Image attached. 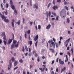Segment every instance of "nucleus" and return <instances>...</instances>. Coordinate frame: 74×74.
Listing matches in <instances>:
<instances>
[{"instance_id": "f257e3e1", "label": "nucleus", "mask_w": 74, "mask_h": 74, "mask_svg": "<svg viewBox=\"0 0 74 74\" xmlns=\"http://www.w3.org/2000/svg\"><path fill=\"white\" fill-rule=\"evenodd\" d=\"M49 44H50V47H52L54 48H55V44L54 43V42H53V40H49L48 41Z\"/></svg>"}, {"instance_id": "f03ea898", "label": "nucleus", "mask_w": 74, "mask_h": 74, "mask_svg": "<svg viewBox=\"0 0 74 74\" xmlns=\"http://www.w3.org/2000/svg\"><path fill=\"white\" fill-rule=\"evenodd\" d=\"M38 35H36V36H35L34 38V40L35 41H36L35 43V47H37V44H38Z\"/></svg>"}, {"instance_id": "7ed1b4c3", "label": "nucleus", "mask_w": 74, "mask_h": 74, "mask_svg": "<svg viewBox=\"0 0 74 74\" xmlns=\"http://www.w3.org/2000/svg\"><path fill=\"white\" fill-rule=\"evenodd\" d=\"M2 19H4V21L5 22H7V23H8L10 22V20L7 19H6L7 18V17L3 15V18H1Z\"/></svg>"}, {"instance_id": "20e7f679", "label": "nucleus", "mask_w": 74, "mask_h": 74, "mask_svg": "<svg viewBox=\"0 0 74 74\" xmlns=\"http://www.w3.org/2000/svg\"><path fill=\"white\" fill-rule=\"evenodd\" d=\"M11 66H12V62H11V60H10L9 61V65L8 67V70H10V68L11 69Z\"/></svg>"}, {"instance_id": "39448f33", "label": "nucleus", "mask_w": 74, "mask_h": 74, "mask_svg": "<svg viewBox=\"0 0 74 74\" xmlns=\"http://www.w3.org/2000/svg\"><path fill=\"white\" fill-rule=\"evenodd\" d=\"M33 8H36V9H38V4H34L33 6Z\"/></svg>"}, {"instance_id": "423d86ee", "label": "nucleus", "mask_w": 74, "mask_h": 74, "mask_svg": "<svg viewBox=\"0 0 74 74\" xmlns=\"http://www.w3.org/2000/svg\"><path fill=\"white\" fill-rule=\"evenodd\" d=\"M46 16H47V17L48 16H51V12L50 11H49V13L48 12H46Z\"/></svg>"}, {"instance_id": "0eeeda50", "label": "nucleus", "mask_w": 74, "mask_h": 74, "mask_svg": "<svg viewBox=\"0 0 74 74\" xmlns=\"http://www.w3.org/2000/svg\"><path fill=\"white\" fill-rule=\"evenodd\" d=\"M59 62L60 64H61L62 65L64 64V62H63V61H62V59H59Z\"/></svg>"}, {"instance_id": "6e6552de", "label": "nucleus", "mask_w": 74, "mask_h": 74, "mask_svg": "<svg viewBox=\"0 0 74 74\" xmlns=\"http://www.w3.org/2000/svg\"><path fill=\"white\" fill-rule=\"evenodd\" d=\"M62 12H63V10H62L60 12V16L62 18H64H64H65V16H64L62 15Z\"/></svg>"}, {"instance_id": "1a4fd4ad", "label": "nucleus", "mask_w": 74, "mask_h": 74, "mask_svg": "<svg viewBox=\"0 0 74 74\" xmlns=\"http://www.w3.org/2000/svg\"><path fill=\"white\" fill-rule=\"evenodd\" d=\"M52 8L54 10H57L58 8V7L57 6L54 5L52 7Z\"/></svg>"}, {"instance_id": "9d476101", "label": "nucleus", "mask_w": 74, "mask_h": 74, "mask_svg": "<svg viewBox=\"0 0 74 74\" xmlns=\"http://www.w3.org/2000/svg\"><path fill=\"white\" fill-rule=\"evenodd\" d=\"M12 21V27H14V23L15 22V21L14 19H13Z\"/></svg>"}, {"instance_id": "9b49d317", "label": "nucleus", "mask_w": 74, "mask_h": 74, "mask_svg": "<svg viewBox=\"0 0 74 74\" xmlns=\"http://www.w3.org/2000/svg\"><path fill=\"white\" fill-rule=\"evenodd\" d=\"M12 41V39H10L9 41H8V44H11V42Z\"/></svg>"}, {"instance_id": "f8f14e48", "label": "nucleus", "mask_w": 74, "mask_h": 74, "mask_svg": "<svg viewBox=\"0 0 74 74\" xmlns=\"http://www.w3.org/2000/svg\"><path fill=\"white\" fill-rule=\"evenodd\" d=\"M70 38H69L67 40H66V41L65 42V43L66 44H68V43H69V41H70Z\"/></svg>"}, {"instance_id": "ddd939ff", "label": "nucleus", "mask_w": 74, "mask_h": 74, "mask_svg": "<svg viewBox=\"0 0 74 74\" xmlns=\"http://www.w3.org/2000/svg\"><path fill=\"white\" fill-rule=\"evenodd\" d=\"M11 7L12 10H15V8L14 5H11Z\"/></svg>"}, {"instance_id": "4468645a", "label": "nucleus", "mask_w": 74, "mask_h": 74, "mask_svg": "<svg viewBox=\"0 0 74 74\" xmlns=\"http://www.w3.org/2000/svg\"><path fill=\"white\" fill-rule=\"evenodd\" d=\"M14 48H15V44H13L12 45H11V49H13Z\"/></svg>"}, {"instance_id": "2eb2a0df", "label": "nucleus", "mask_w": 74, "mask_h": 74, "mask_svg": "<svg viewBox=\"0 0 74 74\" xmlns=\"http://www.w3.org/2000/svg\"><path fill=\"white\" fill-rule=\"evenodd\" d=\"M50 27H51V25L50 24H49L46 27V29H49Z\"/></svg>"}, {"instance_id": "dca6fc26", "label": "nucleus", "mask_w": 74, "mask_h": 74, "mask_svg": "<svg viewBox=\"0 0 74 74\" xmlns=\"http://www.w3.org/2000/svg\"><path fill=\"white\" fill-rule=\"evenodd\" d=\"M39 69L40 70H41V72H44V69H45V68H44L42 69V68H39Z\"/></svg>"}, {"instance_id": "f3484780", "label": "nucleus", "mask_w": 74, "mask_h": 74, "mask_svg": "<svg viewBox=\"0 0 74 74\" xmlns=\"http://www.w3.org/2000/svg\"><path fill=\"white\" fill-rule=\"evenodd\" d=\"M66 67H64V68L63 69H61V73H63V71H64V70H66Z\"/></svg>"}, {"instance_id": "a211bd4d", "label": "nucleus", "mask_w": 74, "mask_h": 74, "mask_svg": "<svg viewBox=\"0 0 74 74\" xmlns=\"http://www.w3.org/2000/svg\"><path fill=\"white\" fill-rule=\"evenodd\" d=\"M17 64H18V61H15L14 62V66H15L17 65Z\"/></svg>"}, {"instance_id": "6ab92c4d", "label": "nucleus", "mask_w": 74, "mask_h": 74, "mask_svg": "<svg viewBox=\"0 0 74 74\" xmlns=\"http://www.w3.org/2000/svg\"><path fill=\"white\" fill-rule=\"evenodd\" d=\"M49 50L51 51L52 53H54L55 52V50H54L53 49H49Z\"/></svg>"}, {"instance_id": "aec40b11", "label": "nucleus", "mask_w": 74, "mask_h": 74, "mask_svg": "<svg viewBox=\"0 0 74 74\" xmlns=\"http://www.w3.org/2000/svg\"><path fill=\"white\" fill-rule=\"evenodd\" d=\"M66 59L65 60V62H68V61H69V59H68V58H67V55L66 56Z\"/></svg>"}, {"instance_id": "412c9836", "label": "nucleus", "mask_w": 74, "mask_h": 74, "mask_svg": "<svg viewBox=\"0 0 74 74\" xmlns=\"http://www.w3.org/2000/svg\"><path fill=\"white\" fill-rule=\"evenodd\" d=\"M64 4L65 5H67V4H68V3L66 1H64Z\"/></svg>"}, {"instance_id": "4be33fe9", "label": "nucleus", "mask_w": 74, "mask_h": 74, "mask_svg": "<svg viewBox=\"0 0 74 74\" xmlns=\"http://www.w3.org/2000/svg\"><path fill=\"white\" fill-rule=\"evenodd\" d=\"M19 62L21 63H22L23 62V61L22 59H20L19 60Z\"/></svg>"}, {"instance_id": "5701e85b", "label": "nucleus", "mask_w": 74, "mask_h": 74, "mask_svg": "<svg viewBox=\"0 0 74 74\" xmlns=\"http://www.w3.org/2000/svg\"><path fill=\"white\" fill-rule=\"evenodd\" d=\"M1 36L2 37L3 36H5V34L4 32H3L1 34Z\"/></svg>"}, {"instance_id": "b1692460", "label": "nucleus", "mask_w": 74, "mask_h": 74, "mask_svg": "<svg viewBox=\"0 0 74 74\" xmlns=\"http://www.w3.org/2000/svg\"><path fill=\"white\" fill-rule=\"evenodd\" d=\"M29 42L30 44V46H31V45H32V41H29Z\"/></svg>"}, {"instance_id": "393cba45", "label": "nucleus", "mask_w": 74, "mask_h": 74, "mask_svg": "<svg viewBox=\"0 0 74 74\" xmlns=\"http://www.w3.org/2000/svg\"><path fill=\"white\" fill-rule=\"evenodd\" d=\"M10 4L11 5H13V2H12V0H10Z\"/></svg>"}, {"instance_id": "a878e982", "label": "nucleus", "mask_w": 74, "mask_h": 74, "mask_svg": "<svg viewBox=\"0 0 74 74\" xmlns=\"http://www.w3.org/2000/svg\"><path fill=\"white\" fill-rule=\"evenodd\" d=\"M3 38L4 40H5V41H7V38H6V36L5 35L3 36Z\"/></svg>"}, {"instance_id": "bb28decb", "label": "nucleus", "mask_w": 74, "mask_h": 74, "mask_svg": "<svg viewBox=\"0 0 74 74\" xmlns=\"http://www.w3.org/2000/svg\"><path fill=\"white\" fill-rule=\"evenodd\" d=\"M14 14L15 15L17 14V11L15 9L14 10Z\"/></svg>"}, {"instance_id": "cd10ccee", "label": "nucleus", "mask_w": 74, "mask_h": 74, "mask_svg": "<svg viewBox=\"0 0 74 74\" xmlns=\"http://www.w3.org/2000/svg\"><path fill=\"white\" fill-rule=\"evenodd\" d=\"M17 42L16 40H14L13 41V44H14V45H15V44H16V43Z\"/></svg>"}, {"instance_id": "c85d7f7f", "label": "nucleus", "mask_w": 74, "mask_h": 74, "mask_svg": "<svg viewBox=\"0 0 74 74\" xmlns=\"http://www.w3.org/2000/svg\"><path fill=\"white\" fill-rule=\"evenodd\" d=\"M20 20H18V21L17 22H16V23H17V24H18V25H20Z\"/></svg>"}, {"instance_id": "c756f323", "label": "nucleus", "mask_w": 74, "mask_h": 74, "mask_svg": "<svg viewBox=\"0 0 74 74\" xmlns=\"http://www.w3.org/2000/svg\"><path fill=\"white\" fill-rule=\"evenodd\" d=\"M64 9H66V10H69V8H68V7H67L66 6H65L64 7Z\"/></svg>"}, {"instance_id": "7c9ffc66", "label": "nucleus", "mask_w": 74, "mask_h": 74, "mask_svg": "<svg viewBox=\"0 0 74 74\" xmlns=\"http://www.w3.org/2000/svg\"><path fill=\"white\" fill-rule=\"evenodd\" d=\"M25 49L27 51H28V48H27V47L26 45L25 46Z\"/></svg>"}, {"instance_id": "2f4dec72", "label": "nucleus", "mask_w": 74, "mask_h": 74, "mask_svg": "<svg viewBox=\"0 0 74 74\" xmlns=\"http://www.w3.org/2000/svg\"><path fill=\"white\" fill-rule=\"evenodd\" d=\"M67 22L69 23L70 22V19L69 18H68L67 19Z\"/></svg>"}, {"instance_id": "473e14b6", "label": "nucleus", "mask_w": 74, "mask_h": 74, "mask_svg": "<svg viewBox=\"0 0 74 74\" xmlns=\"http://www.w3.org/2000/svg\"><path fill=\"white\" fill-rule=\"evenodd\" d=\"M38 28L39 30H40L41 29V26L40 25H38Z\"/></svg>"}, {"instance_id": "72a5a7b5", "label": "nucleus", "mask_w": 74, "mask_h": 74, "mask_svg": "<svg viewBox=\"0 0 74 74\" xmlns=\"http://www.w3.org/2000/svg\"><path fill=\"white\" fill-rule=\"evenodd\" d=\"M51 3H49L47 6V8H49L50 7V5H51Z\"/></svg>"}, {"instance_id": "f704fd0d", "label": "nucleus", "mask_w": 74, "mask_h": 74, "mask_svg": "<svg viewBox=\"0 0 74 74\" xmlns=\"http://www.w3.org/2000/svg\"><path fill=\"white\" fill-rule=\"evenodd\" d=\"M45 51V49H42V51H41V52H42V53H43L44 52V51Z\"/></svg>"}, {"instance_id": "c9c22d12", "label": "nucleus", "mask_w": 74, "mask_h": 74, "mask_svg": "<svg viewBox=\"0 0 74 74\" xmlns=\"http://www.w3.org/2000/svg\"><path fill=\"white\" fill-rule=\"evenodd\" d=\"M27 33L28 34H30V30H29L27 31Z\"/></svg>"}, {"instance_id": "e433bc0d", "label": "nucleus", "mask_w": 74, "mask_h": 74, "mask_svg": "<svg viewBox=\"0 0 74 74\" xmlns=\"http://www.w3.org/2000/svg\"><path fill=\"white\" fill-rule=\"evenodd\" d=\"M3 42L5 45H6L7 44V42L5 41V40H3Z\"/></svg>"}, {"instance_id": "4c0bfd02", "label": "nucleus", "mask_w": 74, "mask_h": 74, "mask_svg": "<svg viewBox=\"0 0 74 74\" xmlns=\"http://www.w3.org/2000/svg\"><path fill=\"white\" fill-rule=\"evenodd\" d=\"M4 12V14H5V15H7V14H8L7 13L8 12H7V10H6V12Z\"/></svg>"}, {"instance_id": "58836bf2", "label": "nucleus", "mask_w": 74, "mask_h": 74, "mask_svg": "<svg viewBox=\"0 0 74 74\" xmlns=\"http://www.w3.org/2000/svg\"><path fill=\"white\" fill-rule=\"evenodd\" d=\"M3 15H2V14H1V13L0 12V16L1 17V18H3Z\"/></svg>"}, {"instance_id": "ea45409f", "label": "nucleus", "mask_w": 74, "mask_h": 74, "mask_svg": "<svg viewBox=\"0 0 74 74\" xmlns=\"http://www.w3.org/2000/svg\"><path fill=\"white\" fill-rule=\"evenodd\" d=\"M18 45H19V44H15V47L16 48H17V47H18Z\"/></svg>"}, {"instance_id": "a19ab883", "label": "nucleus", "mask_w": 74, "mask_h": 74, "mask_svg": "<svg viewBox=\"0 0 74 74\" xmlns=\"http://www.w3.org/2000/svg\"><path fill=\"white\" fill-rule=\"evenodd\" d=\"M11 59L12 62H14V60H15V58L14 57H12Z\"/></svg>"}, {"instance_id": "79ce46f5", "label": "nucleus", "mask_w": 74, "mask_h": 74, "mask_svg": "<svg viewBox=\"0 0 74 74\" xmlns=\"http://www.w3.org/2000/svg\"><path fill=\"white\" fill-rule=\"evenodd\" d=\"M53 4L54 5H55L56 4L55 1V0H53Z\"/></svg>"}, {"instance_id": "37998d69", "label": "nucleus", "mask_w": 74, "mask_h": 74, "mask_svg": "<svg viewBox=\"0 0 74 74\" xmlns=\"http://www.w3.org/2000/svg\"><path fill=\"white\" fill-rule=\"evenodd\" d=\"M58 18H59V16H56V19L57 21H58Z\"/></svg>"}, {"instance_id": "c03bdc74", "label": "nucleus", "mask_w": 74, "mask_h": 74, "mask_svg": "<svg viewBox=\"0 0 74 74\" xmlns=\"http://www.w3.org/2000/svg\"><path fill=\"white\" fill-rule=\"evenodd\" d=\"M18 66H16L14 68V71H15V70H16V69H18Z\"/></svg>"}, {"instance_id": "a18cd8bd", "label": "nucleus", "mask_w": 74, "mask_h": 74, "mask_svg": "<svg viewBox=\"0 0 74 74\" xmlns=\"http://www.w3.org/2000/svg\"><path fill=\"white\" fill-rule=\"evenodd\" d=\"M35 57H36V58H37V57L38 56V54H37V53H36L35 54Z\"/></svg>"}, {"instance_id": "49530a36", "label": "nucleus", "mask_w": 74, "mask_h": 74, "mask_svg": "<svg viewBox=\"0 0 74 74\" xmlns=\"http://www.w3.org/2000/svg\"><path fill=\"white\" fill-rule=\"evenodd\" d=\"M57 2L58 3H61V0H57Z\"/></svg>"}, {"instance_id": "de8ad7c7", "label": "nucleus", "mask_w": 74, "mask_h": 74, "mask_svg": "<svg viewBox=\"0 0 74 74\" xmlns=\"http://www.w3.org/2000/svg\"><path fill=\"white\" fill-rule=\"evenodd\" d=\"M67 53H68V55H69V56L70 57L71 54H70V52H68Z\"/></svg>"}, {"instance_id": "09e8293b", "label": "nucleus", "mask_w": 74, "mask_h": 74, "mask_svg": "<svg viewBox=\"0 0 74 74\" xmlns=\"http://www.w3.org/2000/svg\"><path fill=\"white\" fill-rule=\"evenodd\" d=\"M23 23H25V18H23Z\"/></svg>"}, {"instance_id": "8fccbe9b", "label": "nucleus", "mask_w": 74, "mask_h": 74, "mask_svg": "<svg viewBox=\"0 0 74 74\" xmlns=\"http://www.w3.org/2000/svg\"><path fill=\"white\" fill-rule=\"evenodd\" d=\"M71 51H72V53L73 54L74 53V51H73V49L72 48Z\"/></svg>"}, {"instance_id": "3c124183", "label": "nucleus", "mask_w": 74, "mask_h": 74, "mask_svg": "<svg viewBox=\"0 0 74 74\" xmlns=\"http://www.w3.org/2000/svg\"><path fill=\"white\" fill-rule=\"evenodd\" d=\"M33 54H34V53H36V51L34 50L33 51Z\"/></svg>"}, {"instance_id": "603ef678", "label": "nucleus", "mask_w": 74, "mask_h": 74, "mask_svg": "<svg viewBox=\"0 0 74 74\" xmlns=\"http://www.w3.org/2000/svg\"><path fill=\"white\" fill-rule=\"evenodd\" d=\"M54 62H55V61H54V60H53L52 61V62L51 63V64H53V63H54Z\"/></svg>"}, {"instance_id": "864d4df0", "label": "nucleus", "mask_w": 74, "mask_h": 74, "mask_svg": "<svg viewBox=\"0 0 74 74\" xmlns=\"http://www.w3.org/2000/svg\"><path fill=\"white\" fill-rule=\"evenodd\" d=\"M31 55H32V54H31V53H29V54H28L29 56H31Z\"/></svg>"}, {"instance_id": "5fc2aeb1", "label": "nucleus", "mask_w": 74, "mask_h": 74, "mask_svg": "<svg viewBox=\"0 0 74 74\" xmlns=\"http://www.w3.org/2000/svg\"><path fill=\"white\" fill-rule=\"evenodd\" d=\"M37 60L38 62H40V59H39V57H38V58L37 59Z\"/></svg>"}, {"instance_id": "6e6d98bb", "label": "nucleus", "mask_w": 74, "mask_h": 74, "mask_svg": "<svg viewBox=\"0 0 74 74\" xmlns=\"http://www.w3.org/2000/svg\"><path fill=\"white\" fill-rule=\"evenodd\" d=\"M59 61V57H58L57 59H56V62H58Z\"/></svg>"}, {"instance_id": "4d7b16f0", "label": "nucleus", "mask_w": 74, "mask_h": 74, "mask_svg": "<svg viewBox=\"0 0 74 74\" xmlns=\"http://www.w3.org/2000/svg\"><path fill=\"white\" fill-rule=\"evenodd\" d=\"M8 4L6 3V8H8Z\"/></svg>"}, {"instance_id": "13d9d810", "label": "nucleus", "mask_w": 74, "mask_h": 74, "mask_svg": "<svg viewBox=\"0 0 74 74\" xmlns=\"http://www.w3.org/2000/svg\"><path fill=\"white\" fill-rule=\"evenodd\" d=\"M32 24H33V22H30V24L31 26L32 25Z\"/></svg>"}, {"instance_id": "bf43d9fd", "label": "nucleus", "mask_w": 74, "mask_h": 74, "mask_svg": "<svg viewBox=\"0 0 74 74\" xmlns=\"http://www.w3.org/2000/svg\"><path fill=\"white\" fill-rule=\"evenodd\" d=\"M70 49V47H67V51H69V49Z\"/></svg>"}, {"instance_id": "052dcab7", "label": "nucleus", "mask_w": 74, "mask_h": 74, "mask_svg": "<svg viewBox=\"0 0 74 74\" xmlns=\"http://www.w3.org/2000/svg\"><path fill=\"white\" fill-rule=\"evenodd\" d=\"M22 51H23V52H24L25 51V49H24V47H23V49L22 50Z\"/></svg>"}, {"instance_id": "680f3d73", "label": "nucleus", "mask_w": 74, "mask_h": 74, "mask_svg": "<svg viewBox=\"0 0 74 74\" xmlns=\"http://www.w3.org/2000/svg\"><path fill=\"white\" fill-rule=\"evenodd\" d=\"M29 52H31V49L30 48L29 49Z\"/></svg>"}, {"instance_id": "e2e57ef3", "label": "nucleus", "mask_w": 74, "mask_h": 74, "mask_svg": "<svg viewBox=\"0 0 74 74\" xmlns=\"http://www.w3.org/2000/svg\"><path fill=\"white\" fill-rule=\"evenodd\" d=\"M56 72H58V71H59V70L58 69V68H56Z\"/></svg>"}, {"instance_id": "0e129e2a", "label": "nucleus", "mask_w": 74, "mask_h": 74, "mask_svg": "<svg viewBox=\"0 0 74 74\" xmlns=\"http://www.w3.org/2000/svg\"><path fill=\"white\" fill-rule=\"evenodd\" d=\"M62 39H63V37H60V40L61 41Z\"/></svg>"}, {"instance_id": "69168bd1", "label": "nucleus", "mask_w": 74, "mask_h": 74, "mask_svg": "<svg viewBox=\"0 0 74 74\" xmlns=\"http://www.w3.org/2000/svg\"><path fill=\"white\" fill-rule=\"evenodd\" d=\"M35 28L36 29V30H38V28H37V27L36 25L35 26Z\"/></svg>"}, {"instance_id": "338daca9", "label": "nucleus", "mask_w": 74, "mask_h": 74, "mask_svg": "<svg viewBox=\"0 0 74 74\" xmlns=\"http://www.w3.org/2000/svg\"><path fill=\"white\" fill-rule=\"evenodd\" d=\"M27 74H32V73L31 72H30L29 73V72H27Z\"/></svg>"}, {"instance_id": "774afa93", "label": "nucleus", "mask_w": 74, "mask_h": 74, "mask_svg": "<svg viewBox=\"0 0 74 74\" xmlns=\"http://www.w3.org/2000/svg\"><path fill=\"white\" fill-rule=\"evenodd\" d=\"M3 3L4 4H5V0H3Z\"/></svg>"}]
</instances>
